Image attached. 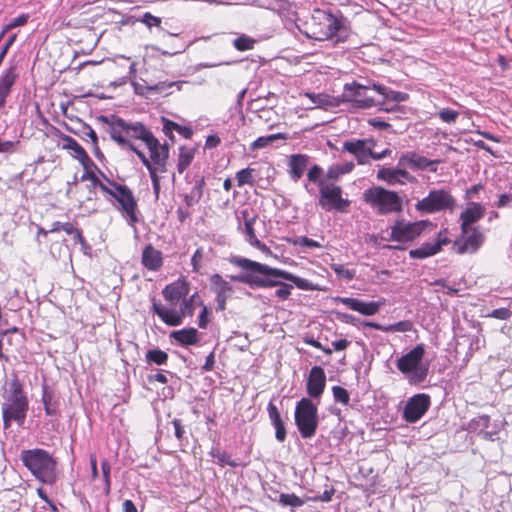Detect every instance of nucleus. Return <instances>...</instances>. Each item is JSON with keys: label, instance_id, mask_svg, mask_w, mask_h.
Segmentation results:
<instances>
[{"label": "nucleus", "instance_id": "obj_1", "mask_svg": "<svg viewBox=\"0 0 512 512\" xmlns=\"http://www.w3.org/2000/svg\"><path fill=\"white\" fill-rule=\"evenodd\" d=\"M231 263L245 271L242 274L231 276L232 281L247 284L252 288L278 287L275 291V295L280 300H287L290 297L293 286L275 278L291 281L297 288L302 290H318V286L307 279L296 276L286 270L270 267L248 258L235 257L231 259Z\"/></svg>", "mask_w": 512, "mask_h": 512}, {"label": "nucleus", "instance_id": "obj_2", "mask_svg": "<svg viewBox=\"0 0 512 512\" xmlns=\"http://www.w3.org/2000/svg\"><path fill=\"white\" fill-rule=\"evenodd\" d=\"M144 144L148 149L149 156L147 157L140 150L136 151L135 154L148 170L154 193L158 198L161 189V175L167 172L169 146L166 142L161 144L154 135H151Z\"/></svg>", "mask_w": 512, "mask_h": 512}, {"label": "nucleus", "instance_id": "obj_3", "mask_svg": "<svg viewBox=\"0 0 512 512\" xmlns=\"http://www.w3.org/2000/svg\"><path fill=\"white\" fill-rule=\"evenodd\" d=\"M304 26L306 36L317 41L334 38H337L338 41L340 34L345 31L344 24L339 17L319 8L312 11Z\"/></svg>", "mask_w": 512, "mask_h": 512}, {"label": "nucleus", "instance_id": "obj_4", "mask_svg": "<svg viewBox=\"0 0 512 512\" xmlns=\"http://www.w3.org/2000/svg\"><path fill=\"white\" fill-rule=\"evenodd\" d=\"M29 410V400L23 384L15 377L9 383V390L4 395L2 404V419L4 428H9L12 422L23 425Z\"/></svg>", "mask_w": 512, "mask_h": 512}, {"label": "nucleus", "instance_id": "obj_5", "mask_svg": "<svg viewBox=\"0 0 512 512\" xmlns=\"http://www.w3.org/2000/svg\"><path fill=\"white\" fill-rule=\"evenodd\" d=\"M20 459L40 482L53 484L56 481L57 461L48 451L40 448L23 450Z\"/></svg>", "mask_w": 512, "mask_h": 512}, {"label": "nucleus", "instance_id": "obj_6", "mask_svg": "<svg viewBox=\"0 0 512 512\" xmlns=\"http://www.w3.org/2000/svg\"><path fill=\"white\" fill-rule=\"evenodd\" d=\"M109 135L113 141L136 153L138 149L132 141L146 142L153 133L141 122H128L120 117H113L109 123Z\"/></svg>", "mask_w": 512, "mask_h": 512}, {"label": "nucleus", "instance_id": "obj_7", "mask_svg": "<svg viewBox=\"0 0 512 512\" xmlns=\"http://www.w3.org/2000/svg\"><path fill=\"white\" fill-rule=\"evenodd\" d=\"M363 200L379 215L400 213L403 209L399 194L381 186L366 189L363 193Z\"/></svg>", "mask_w": 512, "mask_h": 512}, {"label": "nucleus", "instance_id": "obj_8", "mask_svg": "<svg viewBox=\"0 0 512 512\" xmlns=\"http://www.w3.org/2000/svg\"><path fill=\"white\" fill-rule=\"evenodd\" d=\"M295 424L304 439H310L316 434L319 424L318 408L310 398H302L297 402Z\"/></svg>", "mask_w": 512, "mask_h": 512}, {"label": "nucleus", "instance_id": "obj_9", "mask_svg": "<svg viewBox=\"0 0 512 512\" xmlns=\"http://www.w3.org/2000/svg\"><path fill=\"white\" fill-rule=\"evenodd\" d=\"M456 199L450 191L445 189L431 190L429 194L418 201L415 208L422 214H432L441 211H453Z\"/></svg>", "mask_w": 512, "mask_h": 512}, {"label": "nucleus", "instance_id": "obj_10", "mask_svg": "<svg viewBox=\"0 0 512 512\" xmlns=\"http://www.w3.org/2000/svg\"><path fill=\"white\" fill-rule=\"evenodd\" d=\"M486 240L485 234L480 227H466L460 229L459 237L453 242L452 248L455 253L475 254L481 248Z\"/></svg>", "mask_w": 512, "mask_h": 512}, {"label": "nucleus", "instance_id": "obj_11", "mask_svg": "<svg viewBox=\"0 0 512 512\" xmlns=\"http://www.w3.org/2000/svg\"><path fill=\"white\" fill-rule=\"evenodd\" d=\"M319 193V205L327 211L344 212L350 205V201L342 197V188L335 183L319 181Z\"/></svg>", "mask_w": 512, "mask_h": 512}, {"label": "nucleus", "instance_id": "obj_12", "mask_svg": "<svg viewBox=\"0 0 512 512\" xmlns=\"http://www.w3.org/2000/svg\"><path fill=\"white\" fill-rule=\"evenodd\" d=\"M114 190V193H111V197L119 204V210L123 217L126 218L128 224L135 226L139 222V209L137 199L132 190L126 185L115 187Z\"/></svg>", "mask_w": 512, "mask_h": 512}, {"label": "nucleus", "instance_id": "obj_13", "mask_svg": "<svg viewBox=\"0 0 512 512\" xmlns=\"http://www.w3.org/2000/svg\"><path fill=\"white\" fill-rule=\"evenodd\" d=\"M425 355V348L423 344L416 345L408 353L404 354L397 360V368L403 374L416 372L417 380L423 381L428 373V367H420L423 357Z\"/></svg>", "mask_w": 512, "mask_h": 512}, {"label": "nucleus", "instance_id": "obj_14", "mask_svg": "<svg viewBox=\"0 0 512 512\" xmlns=\"http://www.w3.org/2000/svg\"><path fill=\"white\" fill-rule=\"evenodd\" d=\"M423 229L424 223L421 221L411 223L398 220L391 227L390 239L401 243L412 242L421 235Z\"/></svg>", "mask_w": 512, "mask_h": 512}, {"label": "nucleus", "instance_id": "obj_15", "mask_svg": "<svg viewBox=\"0 0 512 512\" xmlns=\"http://www.w3.org/2000/svg\"><path fill=\"white\" fill-rule=\"evenodd\" d=\"M430 396L419 393L408 399L404 410L403 418L408 423H415L420 420L430 407Z\"/></svg>", "mask_w": 512, "mask_h": 512}, {"label": "nucleus", "instance_id": "obj_16", "mask_svg": "<svg viewBox=\"0 0 512 512\" xmlns=\"http://www.w3.org/2000/svg\"><path fill=\"white\" fill-rule=\"evenodd\" d=\"M375 145L376 142L372 138L354 139L345 141L342 149L352 154L359 165H365L369 163V155H371V149Z\"/></svg>", "mask_w": 512, "mask_h": 512}, {"label": "nucleus", "instance_id": "obj_17", "mask_svg": "<svg viewBox=\"0 0 512 512\" xmlns=\"http://www.w3.org/2000/svg\"><path fill=\"white\" fill-rule=\"evenodd\" d=\"M371 91H375L374 87L369 88L353 82L344 86L343 97L347 101H355L360 107L368 108L376 104L374 97L370 95Z\"/></svg>", "mask_w": 512, "mask_h": 512}, {"label": "nucleus", "instance_id": "obj_18", "mask_svg": "<svg viewBox=\"0 0 512 512\" xmlns=\"http://www.w3.org/2000/svg\"><path fill=\"white\" fill-rule=\"evenodd\" d=\"M448 243H450V239L448 238V229L445 228L438 232L434 242H426L416 249H411L409 256L412 259H425L440 252L442 247Z\"/></svg>", "mask_w": 512, "mask_h": 512}, {"label": "nucleus", "instance_id": "obj_19", "mask_svg": "<svg viewBox=\"0 0 512 512\" xmlns=\"http://www.w3.org/2000/svg\"><path fill=\"white\" fill-rule=\"evenodd\" d=\"M336 301L342 303L347 308L356 311L364 316H372L377 314L381 307L385 304V299L379 301L365 302L352 297H338Z\"/></svg>", "mask_w": 512, "mask_h": 512}, {"label": "nucleus", "instance_id": "obj_20", "mask_svg": "<svg viewBox=\"0 0 512 512\" xmlns=\"http://www.w3.org/2000/svg\"><path fill=\"white\" fill-rule=\"evenodd\" d=\"M325 387L326 375L324 369L320 366H313L306 383L307 394L311 398L318 399L323 394Z\"/></svg>", "mask_w": 512, "mask_h": 512}, {"label": "nucleus", "instance_id": "obj_21", "mask_svg": "<svg viewBox=\"0 0 512 512\" xmlns=\"http://www.w3.org/2000/svg\"><path fill=\"white\" fill-rule=\"evenodd\" d=\"M19 78L16 65H10L0 75V110L6 106L7 98Z\"/></svg>", "mask_w": 512, "mask_h": 512}, {"label": "nucleus", "instance_id": "obj_22", "mask_svg": "<svg viewBox=\"0 0 512 512\" xmlns=\"http://www.w3.org/2000/svg\"><path fill=\"white\" fill-rule=\"evenodd\" d=\"M152 310L160 320L167 326H179L183 323V311L176 308H168L161 303L154 301L152 303Z\"/></svg>", "mask_w": 512, "mask_h": 512}, {"label": "nucleus", "instance_id": "obj_23", "mask_svg": "<svg viewBox=\"0 0 512 512\" xmlns=\"http://www.w3.org/2000/svg\"><path fill=\"white\" fill-rule=\"evenodd\" d=\"M485 211L486 209L482 204L473 201L468 202L466 208L459 216L460 229L474 227L473 224L484 217Z\"/></svg>", "mask_w": 512, "mask_h": 512}, {"label": "nucleus", "instance_id": "obj_24", "mask_svg": "<svg viewBox=\"0 0 512 512\" xmlns=\"http://www.w3.org/2000/svg\"><path fill=\"white\" fill-rule=\"evenodd\" d=\"M163 254L152 244H147L141 255V264L149 271H159L163 266Z\"/></svg>", "mask_w": 512, "mask_h": 512}, {"label": "nucleus", "instance_id": "obj_25", "mask_svg": "<svg viewBox=\"0 0 512 512\" xmlns=\"http://www.w3.org/2000/svg\"><path fill=\"white\" fill-rule=\"evenodd\" d=\"M439 162V160H430L416 152H407L399 158L400 166H408L413 170H425Z\"/></svg>", "mask_w": 512, "mask_h": 512}, {"label": "nucleus", "instance_id": "obj_26", "mask_svg": "<svg viewBox=\"0 0 512 512\" xmlns=\"http://www.w3.org/2000/svg\"><path fill=\"white\" fill-rule=\"evenodd\" d=\"M163 297L171 303H178L189 293V283L186 280L179 279L163 289Z\"/></svg>", "mask_w": 512, "mask_h": 512}, {"label": "nucleus", "instance_id": "obj_27", "mask_svg": "<svg viewBox=\"0 0 512 512\" xmlns=\"http://www.w3.org/2000/svg\"><path fill=\"white\" fill-rule=\"evenodd\" d=\"M169 337L182 347L196 345L199 342V332L193 327L172 331Z\"/></svg>", "mask_w": 512, "mask_h": 512}, {"label": "nucleus", "instance_id": "obj_28", "mask_svg": "<svg viewBox=\"0 0 512 512\" xmlns=\"http://www.w3.org/2000/svg\"><path fill=\"white\" fill-rule=\"evenodd\" d=\"M45 414L47 416H59L60 415V400L56 396L55 392L47 385H42V397H41Z\"/></svg>", "mask_w": 512, "mask_h": 512}, {"label": "nucleus", "instance_id": "obj_29", "mask_svg": "<svg viewBox=\"0 0 512 512\" xmlns=\"http://www.w3.org/2000/svg\"><path fill=\"white\" fill-rule=\"evenodd\" d=\"M205 186V177L203 175H195L193 178V187L189 193L184 194L183 200L187 207H193L198 204L203 196Z\"/></svg>", "mask_w": 512, "mask_h": 512}, {"label": "nucleus", "instance_id": "obj_30", "mask_svg": "<svg viewBox=\"0 0 512 512\" xmlns=\"http://www.w3.org/2000/svg\"><path fill=\"white\" fill-rule=\"evenodd\" d=\"M364 327H370L376 330H380L383 332H410L413 330V322L410 320H401L399 322L389 324V325H381L377 322H363Z\"/></svg>", "mask_w": 512, "mask_h": 512}, {"label": "nucleus", "instance_id": "obj_31", "mask_svg": "<svg viewBox=\"0 0 512 512\" xmlns=\"http://www.w3.org/2000/svg\"><path fill=\"white\" fill-rule=\"evenodd\" d=\"M196 152L197 147H191L186 145H182L179 147L176 168L180 175L183 174L192 164Z\"/></svg>", "mask_w": 512, "mask_h": 512}, {"label": "nucleus", "instance_id": "obj_32", "mask_svg": "<svg viewBox=\"0 0 512 512\" xmlns=\"http://www.w3.org/2000/svg\"><path fill=\"white\" fill-rule=\"evenodd\" d=\"M308 156L304 154H294L289 159V173L294 181H298L302 176L308 164Z\"/></svg>", "mask_w": 512, "mask_h": 512}, {"label": "nucleus", "instance_id": "obj_33", "mask_svg": "<svg viewBox=\"0 0 512 512\" xmlns=\"http://www.w3.org/2000/svg\"><path fill=\"white\" fill-rule=\"evenodd\" d=\"M409 173L404 169L381 168L377 172L379 180L386 181L388 184L403 183L401 178L408 179Z\"/></svg>", "mask_w": 512, "mask_h": 512}, {"label": "nucleus", "instance_id": "obj_34", "mask_svg": "<svg viewBox=\"0 0 512 512\" xmlns=\"http://www.w3.org/2000/svg\"><path fill=\"white\" fill-rule=\"evenodd\" d=\"M202 305L203 301L200 295L197 292H195L189 298L185 297L183 299L180 306V310L183 311V317L185 318V316H193L196 307Z\"/></svg>", "mask_w": 512, "mask_h": 512}, {"label": "nucleus", "instance_id": "obj_35", "mask_svg": "<svg viewBox=\"0 0 512 512\" xmlns=\"http://www.w3.org/2000/svg\"><path fill=\"white\" fill-rule=\"evenodd\" d=\"M306 96L317 106L319 107H336L339 105V101L332 96L327 94H315V93H307Z\"/></svg>", "mask_w": 512, "mask_h": 512}, {"label": "nucleus", "instance_id": "obj_36", "mask_svg": "<svg viewBox=\"0 0 512 512\" xmlns=\"http://www.w3.org/2000/svg\"><path fill=\"white\" fill-rule=\"evenodd\" d=\"M168 358V354L161 349H150L145 354V360L148 364H155L158 366L167 364Z\"/></svg>", "mask_w": 512, "mask_h": 512}, {"label": "nucleus", "instance_id": "obj_37", "mask_svg": "<svg viewBox=\"0 0 512 512\" xmlns=\"http://www.w3.org/2000/svg\"><path fill=\"white\" fill-rule=\"evenodd\" d=\"M242 215L244 218V233L246 235L248 243L250 244L258 239L254 229V224L256 222L257 216L249 217V213L247 210L242 211Z\"/></svg>", "mask_w": 512, "mask_h": 512}, {"label": "nucleus", "instance_id": "obj_38", "mask_svg": "<svg viewBox=\"0 0 512 512\" xmlns=\"http://www.w3.org/2000/svg\"><path fill=\"white\" fill-rule=\"evenodd\" d=\"M278 139H287V137L283 133H276V134H271L268 136H261V137H258L255 141H253L251 143L250 148L252 150L262 149Z\"/></svg>", "mask_w": 512, "mask_h": 512}, {"label": "nucleus", "instance_id": "obj_39", "mask_svg": "<svg viewBox=\"0 0 512 512\" xmlns=\"http://www.w3.org/2000/svg\"><path fill=\"white\" fill-rule=\"evenodd\" d=\"M469 429L471 431H480V432H484L485 434V437H487L489 435L488 432L484 431L486 430L489 426H490V416L489 415H479L475 418H473L470 422H469Z\"/></svg>", "mask_w": 512, "mask_h": 512}, {"label": "nucleus", "instance_id": "obj_40", "mask_svg": "<svg viewBox=\"0 0 512 512\" xmlns=\"http://www.w3.org/2000/svg\"><path fill=\"white\" fill-rule=\"evenodd\" d=\"M210 281L216 294H228L232 291V286L219 274L212 275Z\"/></svg>", "mask_w": 512, "mask_h": 512}, {"label": "nucleus", "instance_id": "obj_41", "mask_svg": "<svg viewBox=\"0 0 512 512\" xmlns=\"http://www.w3.org/2000/svg\"><path fill=\"white\" fill-rule=\"evenodd\" d=\"M236 180H237V185L239 187H242L244 185L253 186L254 182H255L254 181V169L247 167V168L239 170L236 173Z\"/></svg>", "mask_w": 512, "mask_h": 512}, {"label": "nucleus", "instance_id": "obj_42", "mask_svg": "<svg viewBox=\"0 0 512 512\" xmlns=\"http://www.w3.org/2000/svg\"><path fill=\"white\" fill-rule=\"evenodd\" d=\"M63 141L65 142L63 148L71 150L75 159H79L84 155V152H86V150L71 136L65 135L63 137Z\"/></svg>", "mask_w": 512, "mask_h": 512}, {"label": "nucleus", "instance_id": "obj_43", "mask_svg": "<svg viewBox=\"0 0 512 512\" xmlns=\"http://www.w3.org/2000/svg\"><path fill=\"white\" fill-rule=\"evenodd\" d=\"M330 268L334 271L339 279L351 281L356 276L355 269H348L342 264L333 263L330 265Z\"/></svg>", "mask_w": 512, "mask_h": 512}, {"label": "nucleus", "instance_id": "obj_44", "mask_svg": "<svg viewBox=\"0 0 512 512\" xmlns=\"http://www.w3.org/2000/svg\"><path fill=\"white\" fill-rule=\"evenodd\" d=\"M278 502L284 507H300L304 504V501L294 493H281Z\"/></svg>", "mask_w": 512, "mask_h": 512}, {"label": "nucleus", "instance_id": "obj_45", "mask_svg": "<svg viewBox=\"0 0 512 512\" xmlns=\"http://www.w3.org/2000/svg\"><path fill=\"white\" fill-rule=\"evenodd\" d=\"M170 129H173V131L178 132L185 139H190L193 135V131L190 127L181 126L178 123L173 122L172 120L165 119V130L169 131Z\"/></svg>", "mask_w": 512, "mask_h": 512}, {"label": "nucleus", "instance_id": "obj_46", "mask_svg": "<svg viewBox=\"0 0 512 512\" xmlns=\"http://www.w3.org/2000/svg\"><path fill=\"white\" fill-rule=\"evenodd\" d=\"M375 92L383 95L387 99H391L397 102L406 101L408 99V94L403 92H397V91H389L386 92V88L382 86L374 85Z\"/></svg>", "mask_w": 512, "mask_h": 512}, {"label": "nucleus", "instance_id": "obj_47", "mask_svg": "<svg viewBox=\"0 0 512 512\" xmlns=\"http://www.w3.org/2000/svg\"><path fill=\"white\" fill-rule=\"evenodd\" d=\"M332 394L334 397L335 402L340 403L344 406H348L350 402V395L348 391L343 388L342 386H333L332 387Z\"/></svg>", "mask_w": 512, "mask_h": 512}, {"label": "nucleus", "instance_id": "obj_48", "mask_svg": "<svg viewBox=\"0 0 512 512\" xmlns=\"http://www.w3.org/2000/svg\"><path fill=\"white\" fill-rule=\"evenodd\" d=\"M459 115V111L453 110L451 108H442L438 112L439 119L447 124L456 123L457 119L459 118Z\"/></svg>", "mask_w": 512, "mask_h": 512}, {"label": "nucleus", "instance_id": "obj_49", "mask_svg": "<svg viewBox=\"0 0 512 512\" xmlns=\"http://www.w3.org/2000/svg\"><path fill=\"white\" fill-rule=\"evenodd\" d=\"M209 454L212 457H216L218 459V462L221 466L228 465L230 467H237L241 465L240 463L236 462L235 460H232L230 458V455L227 452H219L218 450H211Z\"/></svg>", "mask_w": 512, "mask_h": 512}, {"label": "nucleus", "instance_id": "obj_50", "mask_svg": "<svg viewBox=\"0 0 512 512\" xmlns=\"http://www.w3.org/2000/svg\"><path fill=\"white\" fill-rule=\"evenodd\" d=\"M287 241L289 243L293 244L294 246L308 247V248H321L322 247L318 241L310 239L306 236H300V237H296L294 239H288Z\"/></svg>", "mask_w": 512, "mask_h": 512}, {"label": "nucleus", "instance_id": "obj_51", "mask_svg": "<svg viewBox=\"0 0 512 512\" xmlns=\"http://www.w3.org/2000/svg\"><path fill=\"white\" fill-rule=\"evenodd\" d=\"M254 44L255 40L246 35H242L233 41V45L238 51L251 50L253 49Z\"/></svg>", "mask_w": 512, "mask_h": 512}, {"label": "nucleus", "instance_id": "obj_52", "mask_svg": "<svg viewBox=\"0 0 512 512\" xmlns=\"http://www.w3.org/2000/svg\"><path fill=\"white\" fill-rule=\"evenodd\" d=\"M81 180L90 181L94 188H99L101 191H108V189L103 185L102 179L96 174L95 171L83 173L81 176Z\"/></svg>", "mask_w": 512, "mask_h": 512}, {"label": "nucleus", "instance_id": "obj_53", "mask_svg": "<svg viewBox=\"0 0 512 512\" xmlns=\"http://www.w3.org/2000/svg\"><path fill=\"white\" fill-rule=\"evenodd\" d=\"M139 21L143 23L149 30H151L153 27L160 28L162 23L160 17L154 16L150 12L144 13Z\"/></svg>", "mask_w": 512, "mask_h": 512}, {"label": "nucleus", "instance_id": "obj_54", "mask_svg": "<svg viewBox=\"0 0 512 512\" xmlns=\"http://www.w3.org/2000/svg\"><path fill=\"white\" fill-rule=\"evenodd\" d=\"M28 19H29L28 14H21L18 17L12 19L8 24H6L4 26L1 36L4 33L8 32L16 27L24 26L28 22Z\"/></svg>", "mask_w": 512, "mask_h": 512}, {"label": "nucleus", "instance_id": "obj_55", "mask_svg": "<svg viewBox=\"0 0 512 512\" xmlns=\"http://www.w3.org/2000/svg\"><path fill=\"white\" fill-rule=\"evenodd\" d=\"M101 469H102V474H103V478H104V482H105V491H106V494H109L110 493V489H111V480H110V473H111V464L108 460H103L101 462Z\"/></svg>", "mask_w": 512, "mask_h": 512}, {"label": "nucleus", "instance_id": "obj_56", "mask_svg": "<svg viewBox=\"0 0 512 512\" xmlns=\"http://www.w3.org/2000/svg\"><path fill=\"white\" fill-rule=\"evenodd\" d=\"M79 163L84 168V173H88L89 171H97L100 170L97 165L94 163V161L90 158L87 152H84V155H82L79 159H77Z\"/></svg>", "mask_w": 512, "mask_h": 512}, {"label": "nucleus", "instance_id": "obj_57", "mask_svg": "<svg viewBox=\"0 0 512 512\" xmlns=\"http://www.w3.org/2000/svg\"><path fill=\"white\" fill-rule=\"evenodd\" d=\"M99 175L102 178L103 185L108 189V191H102L103 193L111 196V193H114L115 187H122V184L115 182L114 180L109 179L101 170H98Z\"/></svg>", "mask_w": 512, "mask_h": 512}, {"label": "nucleus", "instance_id": "obj_58", "mask_svg": "<svg viewBox=\"0 0 512 512\" xmlns=\"http://www.w3.org/2000/svg\"><path fill=\"white\" fill-rule=\"evenodd\" d=\"M267 411H268L269 419L272 424L283 422L280 412L273 402L268 403Z\"/></svg>", "mask_w": 512, "mask_h": 512}, {"label": "nucleus", "instance_id": "obj_59", "mask_svg": "<svg viewBox=\"0 0 512 512\" xmlns=\"http://www.w3.org/2000/svg\"><path fill=\"white\" fill-rule=\"evenodd\" d=\"M203 256H204L203 248H201V247L196 249V251L192 255L191 264H192L194 272H199L200 271V269L202 267Z\"/></svg>", "mask_w": 512, "mask_h": 512}, {"label": "nucleus", "instance_id": "obj_60", "mask_svg": "<svg viewBox=\"0 0 512 512\" xmlns=\"http://www.w3.org/2000/svg\"><path fill=\"white\" fill-rule=\"evenodd\" d=\"M512 315V312L508 308H498L494 309L488 314V317L499 319V320H508Z\"/></svg>", "mask_w": 512, "mask_h": 512}, {"label": "nucleus", "instance_id": "obj_61", "mask_svg": "<svg viewBox=\"0 0 512 512\" xmlns=\"http://www.w3.org/2000/svg\"><path fill=\"white\" fill-rule=\"evenodd\" d=\"M323 173V170L320 166L318 165H313L309 171H308V174H307V178L310 182H317L319 184V181L320 180V177Z\"/></svg>", "mask_w": 512, "mask_h": 512}, {"label": "nucleus", "instance_id": "obj_62", "mask_svg": "<svg viewBox=\"0 0 512 512\" xmlns=\"http://www.w3.org/2000/svg\"><path fill=\"white\" fill-rule=\"evenodd\" d=\"M512 202V190L499 195L498 200L495 202L497 208L507 207Z\"/></svg>", "mask_w": 512, "mask_h": 512}, {"label": "nucleus", "instance_id": "obj_63", "mask_svg": "<svg viewBox=\"0 0 512 512\" xmlns=\"http://www.w3.org/2000/svg\"><path fill=\"white\" fill-rule=\"evenodd\" d=\"M334 494L335 489L331 487L329 490H325L322 495L310 497L309 500L313 502H330Z\"/></svg>", "mask_w": 512, "mask_h": 512}, {"label": "nucleus", "instance_id": "obj_64", "mask_svg": "<svg viewBox=\"0 0 512 512\" xmlns=\"http://www.w3.org/2000/svg\"><path fill=\"white\" fill-rule=\"evenodd\" d=\"M201 307L202 309L198 318V326L202 329H205L209 323V310L204 304Z\"/></svg>", "mask_w": 512, "mask_h": 512}]
</instances>
